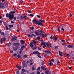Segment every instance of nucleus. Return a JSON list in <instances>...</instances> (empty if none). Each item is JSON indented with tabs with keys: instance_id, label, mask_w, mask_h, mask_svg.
<instances>
[{
	"instance_id": "53",
	"label": "nucleus",
	"mask_w": 74,
	"mask_h": 74,
	"mask_svg": "<svg viewBox=\"0 0 74 74\" xmlns=\"http://www.w3.org/2000/svg\"><path fill=\"white\" fill-rule=\"evenodd\" d=\"M38 49L39 50H41V48L40 47H38Z\"/></svg>"
},
{
	"instance_id": "19",
	"label": "nucleus",
	"mask_w": 74,
	"mask_h": 74,
	"mask_svg": "<svg viewBox=\"0 0 74 74\" xmlns=\"http://www.w3.org/2000/svg\"><path fill=\"white\" fill-rule=\"evenodd\" d=\"M29 45L31 47V48H33V47H34V45H33V44H32V43H30L29 44Z\"/></svg>"
},
{
	"instance_id": "39",
	"label": "nucleus",
	"mask_w": 74,
	"mask_h": 74,
	"mask_svg": "<svg viewBox=\"0 0 74 74\" xmlns=\"http://www.w3.org/2000/svg\"><path fill=\"white\" fill-rule=\"evenodd\" d=\"M22 50H21V49H20V51L19 52V53L20 54L22 53Z\"/></svg>"
},
{
	"instance_id": "27",
	"label": "nucleus",
	"mask_w": 74,
	"mask_h": 74,
	"mask_svg": "<svg viewBox=\"0 0 74 74\" xmlns=\"http://www.w3.org/2000/svg\"><path fill=\"white\" fill-rule=\"evenodd\" d=\"M49 64L50 66H52V65H53V63L51 62H49Z\"/></svg>"
},
{
	"instance_id": "31",
	"label": "nucleus",
	"mask_w": 74,
	"mask_h": 74,
	"mask_svg": "<svg viewBox=\"0 0 74 74\" xmlns=\"http://www.w3.org/2000/svg\"><path fill=\"white\" fill-rule=\"evenodd\" d=\"M6 16L7 17V18H9V14H8V13H7L6 14Z\"/></svg>"
},
{
	"instance_id": "58",
	"label": "nucleus",
	"mask_w": 74,
	"mask_h": 74,
	"mask_svg": "<svg viewBox=\"0 0 74 74\" xmlns=\"http://www.w3.org/2000/svg\"><path fill=\"white\" fill-rule=\"evenodd\" d=\"M61 41H62V42H64L65 41V40L62 39L61 40Z\"/></svg>"
},
{
	"instance_id": "16",
	"label": "nucleus",
	"mask_w": 74,
	"mask_h": 74,
	"mask_svg": "<svg viewBox=\"0 0 74 74\" xmlns=\"http://www.w3.org/2000/svg\"><path fill=\"white\" fill-rule=\"evenodd\" d=\"M25 45H23L21 47V50H23V49H24V48H25Z\"/></svg>"
},
{
	"instance_id": "26",
	"label": "nucleus",
	"mask_w": 74,
	"mask_h": 74,
	"mask_svg": "<svg viewBox=\"0 0 74 74\" xmlns=\"http://www.w3.org/2000/svg\"><path fill=\"white\" fill-rule=\"evenodd\" d=\"M16 74H19V69L16 72Z\"/></svg>"
},
{
	"instance_id": "8",
	"label": "nucleus",
	"mask_w": 74,
	"mask_h": 74,
	"mask_svg": "<svg viewBox=\"0 0 74 74\" xmlns=\"http://www.w3.org/2000/svg\"><path fill=\"white\" fill-rule=\"evenodd\" d=\"M45 73V74H51V72L50 71L48 70L46 71Z\"/></svg>"
},
{
	"instance_id": "52",
	"label": "nucleus",
	"mask_w": 74,
	"mask_h": 74,
	"mask_svg": "<svg viewBox=\"0 0 74 74\" xmlns=\"http://www.w3.org/2000/svg\"><path fill=\"white\" fill-rule=\"evenodd\" d=\"M34 27H31V30H34Z\"/></svg>"
},
{
	"instance_id": "55",
	"label": "nucleus",
	"mask_w": 74,
	"mask_h": 74,
	"mask_svg": "<svg viewBox=\"0 0 74 74\" xmlns=\"http://www.w3.org/2000/svg\"><path fill=\"white\" fill-rule=\"evenodd\" d=\"M32 35L34 37H36V35H34V34H32Z\"/></svg>"
},
{
	"instance_id": "28",
	"label": "nucleus",
	"mask_w": 74,
	"mask_h": 74,
	"mask_svg": "<svg viewBox=\"0 0 74 74\" xmlns=\"http://www.w3.org/2000/svg\"><path fill=\"white\" fill-rule=\"evenodd\" d=\"M0 34L1 35H2V36H3V35L4 34V33L3 32H1Z\"/></svg>"
},
{
	"instance_id": "44",
	"label": "nucleus",
	"mask_w": 74,
	"mask_h": 74,
	"mask_svg": "<svg viewBox=\"0 0 74 74\" xmlns=\"http://www.w3.org/2000/svg\"><path fill=\"white\" fill-rule=\"evenodd\" d=\"M36 74H40V72L38 71H37L36 72Z\"/></svg>"
},
{
	"instance_id": "45",
	"label": "nucleus",
	"mask_w": 74,
	"mask_h": 74,
	"mask_svg": "<svg viewBox=\"0 0 74 74\" xmlns=\"http://www.w3.org/2000/svg\"><path fill=\"white\" fill-rule=\"evenodd\" d=\"M32 70L33 71V70H35L34 69V67H32Z\"/></svg>"
},
{
	"instance_id": "4",
	"label": "nucleus",
	"mask_w": 74,
	"mask_h": 74,
	"mask_svg": "<svg viewBox=\"0 0 74 74\" xmlns=\"http://www.w3.org/2000/svg\"><path fill=\"white\" fill-rule=\"evenodd\" d=\"M6 41V38H2L1 39V44H3V41Z\"/></svg>"
},
{
	"instance_id": "15",
	"label": "nucleus",
	"mask_w": 74,
	"mask_h": 74,
	"mask_svg": "<svg viewBox=\"0 0 74 74\" xmlns=\"http://www.w3.org/2000/svg\"><path fill=\"white\" fill-rule=\"evenodd\" d=\"M20 42L21 44H22L23 45H24V44H25V42L23 40H21L20 41Z\"/></svg>"
},
{
	"instance_id": "57",
	"label": "nucleus",
	"mask_w": 74,
	"mask_h": 74,
	"mask_svg": "<svg viewBox=\"0 0 74 74\" xmlns=\"http://www.w3.org/2000/svg\"><path fill=\"white\" fill-rule=\"evenodd\" d=\"M66 56H68V57H69L70 56V55H69V54H67Z\"/></svg>"
},
{
	"instance_id": "13",
	"label": "nucleus",
	"mask_w": 74,
	"mask_h": 74,
	"mask_svg": "<svg viewBox=\"0 0 74 74\" xmlns=\"http://www.w3.org/2000/svg\"><path fill=\"white\" fill-rule=\"evenodd\" d=\"M45 52H46V53H49V54H51V52L49 50H45Z\"/></svg>"
},
{
	"instance_id": "43",
	"label": "nucleus",
	"mask_w": 74,
	"mask_h": 74,
	"mask_svg": "<svg viewBox=\"0 0 74 74\" xmlns=\"http://www.w3.org/2000/svg\"><path fill=\"white\" fill-rule=\"evenodd\" d=\"M59 63H60V62H59V61H58L57 62V65L58 66H59Z\"/></svg>"
},
{
	"instance_id": "25",
	"label": "nucleus",
	"mask_w": 74,
	"mask_h": 74,
	"mask_svg": "<svg viewBox=\"0 0 74 74\" xmlns=\"http://www.w3.org/2000/svg\"><path fill=\"white\" fill-rule=\"evenodd\" d=\"M33 43L34 45H36V44H37V42L35 40H34L33 42Z\"/></svg>"
},
{
	"instance_id": "2",
	"label": "nucleus",
	"mask_w": 74,
	"mask_h": 74,
	"mask_svg": "<svg viewBox=\"0 0 74 74\" xmlns=\"http://www.w3.org/2000/svg\"><path fill=\"white\" fill-rule=\"evenodd\" d=\"M7 5L5 6H4V3H0V9H4V8H7L8 7V3H7Z\"/></svg>"
},
{
	"instance_id": "48",
	"label": "nucleus",
	"mask_w": 74,
	"mask_h": 74,
	"mask_svg": "<svg viewBox=\"0 0 74 74\" xmlns=\"http://www.w3.org/2000/svg\"><path fill=\"white\" fill-rule=\"evenodd\" d=\"M31 12H32V11L29 10H28V13H29V14H30V13H31Z\"/></svg>"
},
{
	"instance_id": "61",
	"label": "nucleus",
	"mask_w": 74,
	"mask_h": 74,
	"mask_svg": "<svg viewBox=\"0 0 74 74\" xmlns=\"http://www.w3.org/2000/svg\"><path fill=\"white\" fill-rule=\"evenodd\" d=\"M40 32V33H44L41 30H40L39 31Z\"/></svg>"
},
{
	"instance_id": "56",
	"label": "nucleus",
	"mask_w": 74,
	"mask_h": 74,
	"mask_svg": "<svg viewBox=\"0 0 74 74\" xmlns=\"http://www.w3.org/2000/svg\"><path fill=\"white\" fill-rule=\"evenodd\" d=\"M61 30H62V31H64V29L63 27L62 28Z\"/></svg>"
},
{
	"instance_id": "7",
	"label": "nucleus",
	"mask_w": 74,
	"mask_h": 74,
	"mask_svg": "<svg viewBox=\"0 0 74 74\" xmlns=\"http://www.w3.org/2000/svg\"><path fill=\"white\" fill-rule=\"evenodd\" d=\"M33 54H37V55H41V53H39L38 51H34L33 52Z\"/></svg>"
},
{
	"instance_id": "29",
	"label": "nucleus",
	"mask_w": 74,
	"mask_h": 74,
	"mask_svg": "<svg viewBox=\"0 0 74 74\" xmlns=\"http://www.w3.org/2000/svg\"><path fill=\"white\" fill-rule=\"evenodd\" d=\"M18 1L21 3H23V1L22 0H18Z\"/></svg>"
},
{
	"instance_id": "34",
	"label": "nucleus",
	"mask_w": 74,
	"mask_h": 74,
	"mask_svg": "<svg viewBox=\"0 0 74 74\" xmlns=\"http://www.w3.org/2000/svg\"><path fill=\"white\" fill-rule=\"evenodd\" d=\"M30 16H32V17H33L34 16V15L32 14H30L29 15Z\"/></svg>"
},
{
	"instance_id": "5",
	"label": "nucleus",
	"mask_w": 74,
	"mask_h": 74,
	"mask_svg": "<svg viewBox=\"0 0 74 74\" xmlns=\"http://www.w3.org/2000/svg\"><path fill=\"white\" fill-rule=\"evenodd\" d=\"M34 33L37 36H41L42 34L38 33L36 31L34 32Z\"/></svg>"
},
{
	"instance_id": "18",
	"label": "nucleus",
	"mask_w": 74,
	"mask_h": 74,
	"mask_svg": "<svg viewBox=\"0 0 74 74\" xmlns=\"http://www.w3.org/2000/svg\"><path fill=\"white\" fill-rule=\"evenodd\" d=\"M46 45L47 47H51V45L49 43H47Z\"/></svg>"
},
{
	"instance_id": "21",
	"label": "nucleus",
	"mask_w": 74,
	"mask_h": 74,
	"mask_svg": "<svg viewBox=\"0 0 74 74\" xmlns=\"http://www.w3.org/2000/svg\"><path fill=\"white\" fill-rule=\"evenodd\" d=\"M16 12L15 11H11L10 12V14H15Z\"/></svg>"
},
{
	"instance_id": "1",
	"label": "nucleus",
	"mask_w": 74,
	"mask_h": 74,
	"mask_svg": "<svg viewBox=\"0 0 74 74\" xmlns=\"http://www.w3.org/2000/svg\"><path fill=\"white\" fill-rule=\"evenodd\" d=\"M32 21L34 23H35L36 25H40V26H42L43 25V20L42 19H40L38 22V20H36L35 19L33 20Z\"/></svg>"
},
{
	"instance_id": "10",
	"label": "nucleus",
	"mask_w": 74,
	"mask_h": 74,
	"mask_svg": "<svg viewBox=\"0 0 74 74\" xmlns=\"http://www.w3.org/2000/svg\"><path fill=\"white\" fill-rule=\"evenodd\" d=\"M59 55L60 57H62L63 56V53L62 52L60 51H58Z\"/></svg>"
},
{
	"instance_id": "38",
	"label": "nucleus",
	"mask_w": 74,
	"mask_h": 74,
	"mask_svg": "<svg viewBox=\"0 0 74 74\" xmlns=\"http://www.w3.org/2000/svg\"><path fill=\"white\" fill-rule=\"evenodd\" d=\"M11 27H14V25H9V27L10 28H11Z\"/></svg>"
},
{
	"instance_id": "64",
	"label": "nucleus",
	"mask_w": 74,
	"mask_h": 74,
	"mask_svg": "<svg viewBox=\"0 0 74 74\" xmlns=\"http://www.w3.org/2000/svg\"><path fill=\"white\" fill-rule=\"evenodd\" d=\"M69 16L71 17V16H72V14L71 13H70V14H69Z\"/></svg>"
},
{
	"instance_id": "35",
	"label": "nucleus",
	"mask_w": 74,
	"mask_h": 74,
	"mask_svg": "<svg viewBox=\"0 0 74 74\" xmlns=\"http://www.w3.org/2000/svg\"><path fill=\"white\" fill-rule=\"evenodd\" d=\"M42 66H43L44 64H45V62H44V61H43L42 62Z\"/></svg>"
},
{
	"instance_id": "49",
	"label": "nucleus",
	"mask_w": 74,
	"mask_h": 74,
	"mask_svg": "<svg viewBox=\"0 0 74 74\" xmlns=\"http://www.w3.org/2000/svg\"><path fill=\"white\" fill-rule=\"evenodd\" d=\"M38 17V18H40V16L39 15H36Z\"/></svg>"
},
{
	"instance_id": "11",
	"label": "nucleus",
	"mask_w": 74,
	"mask_h": 74,
	"mask_svg": "<svg viewBox=\"0 0 74 74\" xmlns=\"http://www.w3.org/2000/svg\"><path fill=\"white\" fill-rule=\"evenodd\" d=\"M27 18L26 15L24 16L23 17L22 16H21V19H26Z\"/></svg>"
},
{
	"instance_id": "37",
	"label": "nucleus",
	"mask_w": 74,
	"mask_h": 74,
	"mask_svg": "<svg viewBox=\"0 0 74 74\" xmlns=\"http://www.w3.org/2000/svg\"><path fill=\"white\" fill-rule=\"evenodd\" d=\"M56 48H57V49H58V46H56L54 48V49H56Z\"/></svg>"
},
{
	"instance_id": "59",
	"label": "nucleus",
	"mask_w": 74,
	"mask_h": 74,
	"mask_svg": "<svg viewBox=\"0 0 74 74\" xmlns=\"http://www.w3.org/2000/svg\"><path fill=\"white\" fill-rule=\"evenodd\" d=\"M4 22V21H3V20L1 21L0 20V23H1L2 22Z\"/></svg>"
},
{
	"instance_id": "6",
	"label": "nucleus",
	"mask_w": 74,
	"mask_h": 74,
	"mask_svg": "<svg viewBox=\"0 0 74 74\" xmlns=\"http://www.w3.org/2000/svg\"><path fill=\"white\" fill-rule=\"evenodd\" d=\"M13 45L14 46H16V47H19V45H20V44H19V42H18L17 43H14L13 44Z\"/></svg>"
},
{
	"instance_id": "9",
	"label": "nucleus",
	"mask_w": 74,
	"mask_h": 74,
	"mask_svg": "<svg viewBox=\"0 0 74 74\" xmlns=\"http://www.w3.org/2000/svg\"><path fill=\"white\" fill-rule=\"evenodd\" d=\"M17 40V37L16 36H14V37L12 38V40L14 41H15V40Z\"/></svg>"
},
{
	"instance_id": "62",
	"label": "nucleus",
	"mask_w": 74,
	"mask_h": 74,
	"mask_svg": "<svg viewBox=\"0 0 74 74\" xmlns=\"http://www.w3.org/2000/svg\"><path fill=\"white\" fill-rule=\"evenodd\" d=\"M6 29L7 30H8V27H7V26H6Z\"/></svg>"
},
{
	"instance_id": "20",
	"label": "nucleus",
	"mask_w": 74,
	"mask_h": 74,
	"mask_svg": "<svg viewBox=\"0 0 74 74\" xmlns=\"http://www.w3.org/2000/svg\"><path fill=\"white\" fill-rule=\"evenodd\" d=\"M17 56L18 58H19V59H22V58L21 57V56H20V55L18 54Z\"/></svg>"
},
{
	"instance_id": "42",
	"label": "nucleus",
	"mask_w": 74,
	"mask_h": 74,
	"mask_svg": "<svg viewBox=\"0 0 74 74\" xmlns=\"http://www.w3.org/2000/svg\"><path fill=\"white\" fill-rule=\"evenodd\" d=\"M42 47L43 48H45L46 47V45H45V44L43 45Z\"/></svg>"
},
{
	"instance_id": "22",
	"label": "nucleus",
	"mask_w": 74,
	"mask_h": 74,
	"mask_svg": "<svg viewBox=\"0 0 74 74\" xmlns=\"http://www.w3.org/2000/svg\"><path fill=\"white\" fill-rule=\"evenodd\" d=\"M68 47L69 48H72L73 47L72 46V45H68Z\"/></svg>"
},
{
	"instance_id": "50",
	"label": "nucleus",
	"mask_w": 74,
	"mask_h": 74,
	"mask_svg": "<svg viewBox=\"0 0 74 74\" xmlns=\"http://www.w3.org/2000/svg\"><path fill=\"white\" fill-rule=\"evenodd\" d=\"M18 47H16L14 49V51H16L17 49H18Z\"/></svg>"
},
{
	"instance_id": "40",
	"label": "nucleus",
	"mask_w": 74,
	"mask_h": 74,
	"mask_svg": "<svg viewBox=\"0 0 74 74\" xmlns=\"http://www.w3.org/2000/svg\"><path fill=\"white\" fill-rule=\"evenodd\" d=\"M37 40H40V37L39 36H38L37 38Z\"/></svg>"
},
{
	"instance_id": "54",
	"label": "nucleus",
	"mask_w": 74,
	"mask_h": 74,
	"mask_svg": "<svg viewBox=\"0 0 74 74\" xmlns=\"http://www.w3.org/2000/svg\"><path fill=\"white\" fill-rule=\"evenodd\" d=\"M62 45H63V46H64V47H66V45L64 43H63Z\"/></svg>"
},
{
	"instance_id": "51",
	"label": "nucleus",
	"mask_w": 74,
	"mask_h": 74,
	"mask_svg": "<svg viewBox=\"0 0 74 74\" xmlns=\"http://www.w3.org/2000/svg\"><path fill=\"white\" fill-rule=\"evenodd\" d=\"M32 49L34 50V49H36V48L35 47H32Z\"/></svg>"
},
{
	"instance_id": "14",
	"label": "nucleus",
	"mask_w": 74,
	"mask_h": 74,
	"mask_svg": "<svg viewBox=\"0 0 74 74\" xmlns=\"http://www.w3.org/2000/svg\"><path fill=\"white\" fill-rule=\"evenodd\" d=\"M41 36H42L43 38H45L47 36V35L46 34H42V35Z\"/></svg>"
},
{
	"instance_id": "63",
	"label": "nucleus",
	"mask_w": 74,
	"mask_h": 74,
	"mask_svg": "<svg viewBox=\"0 0 74 74\" xmlns=\"http://www.w3.org/2000/svg\"><path fill=\"white\" fill-rule=\"evenodd\" d=\"M11 23H15V22H14V21H11Z\"/></svg>"
},
{
	"instance_id": "23",
	"label": "nucleus",
	"mask_w": 74,
	"mask_h": 74,
	"mask_svg": "<svg viewBox=\"0 0 74 74\" xmlns=\"http://www.w3.org/2000/svg\"><path fill=\"white\" fill-rule=\"evenodd\" d=\"M45 42H41V45H45Z\"/></svg>"
},
{
	"instance_id": "46",
	"label": "nucleus",
	"mask_w": 74,
	"mask_h": 74,
	"mask_svg": "<svg viewBox=\"0 0 74 74\" xmlns=\"http://www.w3.org/2000/svg\"><path fill=\"white\" fill-rule=\"evenodd\" d=\"M13 18L14 19V20H16V17H13Z\"/></svg>"
},
{
	"instance_id": "12",
	"label": "nucleus",
	"mask_w": 74,
	"mask_h": 74,
	"mask_svg": "<svg viewBox=\"0 0 74 74\" xmlns=\"http://www.w3.org/2000/svg\"><path fill=\"white\" fill-rule=\"evenodd\" d=\"M25 67H26V64L24 62L23 63V68H25Z\"/></svg>"
},
{
	"instance_id": "41",
	"label": "nucleus",
	"mask_w": 74,
	"mask_h": 74,
	"mask_svg": "<svg viewBox=\"0 0 74 74\" xmlns=\"http://www.w3.org/2000/svg\"><path fill=\"white\" fill-rule=\"evenodd\" d=\"M13 55V56H14V57H15L16 56L17 54H16V53H14Z\"/></svg>"
},
{
	"instance_id": "3",
	"label": "nucleus",
	"mask_w": 74,
	"mask_h": 74,
	"mask_svg": "<svg viewBox=\"0 0 74 74\" xmlns=\"http://www.w3.org/2000/svg\"><path fill=\"white\" fill-rule=\"evenodd\" d=\"M14 14H9V19H12L14 18Z\"/></svg>"
},
{
	"instance_id": "36",
	"label": "nucleus",
	"mask_w": 74,
	"mask_h": 74,
	"mask_svg": "<svg viewBox=\"0 0 74 74\" xmlns=\"http://www.w3.org/2000/svg\"><path fill=\"white\" fill-rule=\"evenodd\" d=\"M27 57V56L26 55H24L23 56V58H26Z\"/></svg>"
},
{
	"instance_id": "60",
	"label": "nucleus",
	"mask_w": 74,
	"mask_h": 74,
	"mask_svg": "<svg viewBox=\"0 0 74 74\" xmlns=\"http://www.w3.org/2000/svg\"><path fill=\"white\" fill-rule=\"evenodd\" d=\"M40 70V67H38L37 68V70Z\"/></svg>"
},
{
	"instance_id": "17",
	"label": "nucleus",
	"mask_w": 74,
	"mask_h": 74,
	"mask_svg": "<svg viewBox=\"0 0 74 74\" xmlns=\"http://www.w3.org/2000/svg\"><path fill=\"white\" fill-rule=\"evenodd\" d=\"M16 68L17 69H18V70H20V69H21V67L20 66H19L18 65H16Z\"/></svg>"
},
{
	"instance_id": "30",
	"label": "nucleus",
	"mask_w": 74,
	"mask_h": 74,
	"mask_svg": "<svg viewBox=\"0 0 74 74\" xmlns=\"http://www.w3.org/2000/svg\"><path fill=\"white\" fill-rule=\"evenodd\" d=\"M53 39H54L55 40H57L58 39V37H54L53 38Z\"/></svg>"
},
{
	"instance_id": "24",
	"label": "nucleus",
	"mask_w": 74,
	"mask_h": 74,
	"mask_svg": "<svg viewBox=\"0 0 74 74\" xmlns=\"http://www.w3.org/2000/svg\"><path fill=\"white\" fill-rule=\"evenodd\" d=\"M30 36V37H31V38H33V36H32V35L30 34H29L28 35V37H29Z\"/></svg>"
},
{
	"instance_id": "33",
	"label": "nucleus",
	"mask_w": 74,
	"mask_h": 74,
	"mask_svg": "<svg viewBox=\"0 0 74 74\" xmlns=\"http://www.w3.org/2000/svg\"><path fill=\"white\" fill-rule=\"evenodd\" d=\"M22 71H23V72H26V70H25L24 69H22Z\"/></svg>"
},
{
	"instance_id": "47",
	"label": "nucleus",
	"mask_w": 74,
	"mask_h": 74,
	"mask_svg": "<svg viewBox=\"0 0 74 74\" xmlns=\"http://www.w3.org/2000/svg\"><path fill=\"white\" fill-rule=\"evenodd\" d=\"M37 56L38 58H41V56H40V55H38Z\"/></svg>"
},
{
	"instance_id": "32",
	"label": "nucleus",
	"mask_w": 74,
	"mask_h": 74,
	"mask_svg": "<svg viewBox=\"0 0 74 74\" xmlns=\"http://www.w3.org/2000/svg\"><path fill=\"white\" fill-rule=\"evenodd\" d=\"M41 69L42 70H44V67L43 66H41Z\"/></svg>"
}]
</instances>
